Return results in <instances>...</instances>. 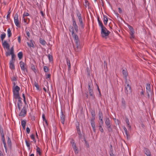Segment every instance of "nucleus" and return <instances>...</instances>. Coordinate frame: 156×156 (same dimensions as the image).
I'll return each instance as SVG.
<instances>
[{
	"label": "nucleus",
	"instance_id": "obj_13",
	"mask_svg": "<svg viewBox=\"0 0 156 156\" xmlns=\"http://www.w3.org/2000/svg\"><path fill=\"white\" fill-rule=\"evenodd\" d=\"M98 116L99 119L100 121V123H101V125L103 124V115L102 112L99 111L98 113Z\"/></svg>",
	"mask_w": 156,
	"mask_h": 156
},
{
	"label": "nucleus",
	"instance_id": "obj_19",
	"mask_svg": "<svg viewBox=\"0 0 156 156\" xmlns=\"http://www.w3.org/2000/svg\"><path fill=\"white\" fill-rule=\"evenodd\" d=\"M14 63V62L10 61L9 67L11 69H15Z\"/></svg>",
	"mask_w": 156,
	"mask_h": 156
},
{
	"label": "nucleus",
	"instance_id": "obj_53",
	"mask_svg": "<svg viewBox=\"0 0 156 156\" xmlns=\"http://www.w3.org/2000/svg\"><path fill=\"white\" fill-rule=\"evenodd\" d=\"M11 80L12 81H16L17 80V79L16 78L15 76H13L11 78Z\"/></svg>",
	"mask_w": 156,
	"mask_h": 156
},
{
	"label": "nucleus",
	"instance_id": "obj_36",
	"mask_svg": "<svg viewBox=\"0 0 156 156\" xmlns=\"http://www.w3.org/2000/svg\"><path fill=\"white\" fill-rule=\"evenodd\" d=\"M36 147H37V149H36L37 152V153H38L39 154V155H41V151H40V149L37 146Z\"/></svg>",
	"mask_w": 156,
	"mask_h": 156
},
{
	"label": "nucleus",
	"instance_id": "obj_23",
	"mask_svg": "<svg viewBox=\"0 0 156 156\" xmlns=\"http://www.w3.org/2000/svg\"><path fill=\"white\" fill-rule=\"evenodd\" d=\"M98 20L99 25L101 27V28L102 27H105L103 26L101 21L100 20L99 17L98 18Z\"/></svg>",
	"mask_w": 156,
	"mask_h": 156
},
{
	"label": "nucleus",
	"instance_id": "obj_11",
	"mask_svg": "<svg viewBox=\"0 0 156 156\" xmlns=\"http://www.w3.org/2000/svg\"><path fill=\"white\" fill-rule=\"evenodd\" d=\"M72 20L73 22V28H74V29L76 32H78V26L76 24V22L75 20V19L73 18Z\"/></svg>",
	"mask_w": 156,
	"mask_h": 156
},
{
	"label": "nucleus",
	"instance_id": "obj_20",
	"mask_svg": "<svg viewBox=\"0 0 156 156\" xmlns=\"http://www.w3.org/2000/svg\"><path fill=\"white\" fill-rule=\"evenodd\" d=\"M40 42L44 46L45 45L47 44L46 42L44 40L41 38H40Z\"/></svg>",
	"mask_w": 156,
	"mask_h": 156
},
{
	"label": "nucleus",
	"instance_id": "obj_2",
	"mask_svg": "<svg viewBox=\"0 0 156 156\" xmlns=\"http://www.w3.org/2000/svg\"><path fill=\"white\" fill-rule=\"evenodd\" d=\"M76 13L77 16L78 17L80 23V30H82L84 28V24L82 20L81 13L78 10H77L76 11Z\"/></svg>",
	"mask_w": 156,
	"mask_h": 156
},
{
	"label": "nucleus",
	"instance_id": "obj_56",
	"mask_svg": "<svg viewBox=\"0 0 156 156\" xmlns=\"http://www.w3.org/2000/svg\"><path fill=\"white\" fill-rule=\"evenodd\" d=\"M26 131L27 133L29 134L30 132V129L29 127H27L26 129Z\"/></svg>",
	"mask_w": 156,
	"mask_h": 156
},
{
	"label": "nucleus",
	"instance_id": "obj_57",
	"mask_svg": "<svg viewBox=\"0 0 156 156\" xmlns=\"http://www.w3.org/2000/svg\"><path fill=\"white\" fill-rule=\"evenodd\" d=\"M85 1L86 3L85 5L86 7L87 5H89V3H88V1L87 0H85Z\"/></svg>",
	"mask_w": 156,
	"mask_h": 156
},
{
	"label": "nucleus",
	"instance_id": "obj_44",
	"mask_svg": "<svg viewBox=\"0 0 156 156\" xmlns=\"http://www.w3.org/2000/svg\"><path fill=\"white\" fill-rule=\"evenodd\" d=\"M42 118L43 121L45 122L47 124V122L46 119L45 118V115L44 114H43L42 115Z\"/></svg>",
	"mask_w": 156,
	"mask_h": 156
},
{
	"label": "nucleus",
	"instance_id": "obj_40",
	"mask_svg": "<svg viewBox=\"0 0 156 156\" xmlns=\"http://www.w3.org/2000/svg\"><path fill=\"white\" fill-rule=\"evenodd\" d=\"M25 143L27 147L29 150L30 149V144L27 141V140H25Z\"/></svg>",
	"mask_w": 156,
	"mask_h": 156
},
{
	"label": "nucleus",
	"instance_id": "obj_27",
	"mask_svg": "<svg viewBox=\"0 0 156 156\" xmlns=\"http://www.w3.org/2000/svg\"><path fill=\"white\" fill-rule=\"evenodd\" d=\"M22 101L21 100V102H20L19 101V100H18V102H17V105L18 107L19 108V110H20L21 108V106H22Z\"/></svg>",
	"mask_w": 156,
	"mask_h": 156
},
{
	"label": "nucleus",
	"instance_id": "obj_15",
	"mask_svg": "<svg viewBox=\"0 0 156 156\" xmlns=\"http://www.w3.org/2000/svg\"><path fill=\"white\" fill-rule=\"evenodd\" d=\"M94 120V119H91L90 120V123L94 132H95L96 129Z\"/></svg>",
	"mask_w": 156,
	"mask_h": 156
},
{
	"label": "nucleus",
	"instance_id": "obj_7",
	"mask_svg": "<svg viewBox=\"0 0 156 156\" xmlns=\"http://www.w3.org/2000/svg\"><path fill=\"white\" fill-rule=\"evenodd\" d=\"M14 23L18 27H20V24L18 20V15L16 13L14 17Z\"/></svg>",
	"mask_w": 156,
	"mask_h": 156
},
{
	"label": "nucleus",
	"instance_id": "obj_22",
	"mask_svg": "<svg viewBox=\"0 0 156 156\" xmlns=\"http://www.w3.org/2000/svg\"><path fill=\"white\" fill-rule=\"evenodd\" d=\"M145 154L147 156H151V154L150 151L147 149H146L145 150Z\"/></svg>",
	"mask_w": 156,
	"mask_h": 156
},
{
	"label": "nucleus",
	"instance_id": "obj_4",
	"mask_svg": "<svg viewBox=\"0 0 156 156\" xmlns=\"http://www.w3.org/2000/svg\"><path fill=\"white\" fill-rule=\"evenodd\" d=\"M127 26L129 29L128 32L130 34V38L131 40H132L135 38V30L133 27L130 25L127 24Z\"/></svg>",
	"mask_w": 156,
	"mask_h": 156
},
{
	"label": "nucleus",
	"instance_id": "obj_3",
	"mask_svg": "<svg viewBox=\"0 0 156 156\" xmlns=\"http://www.w3.org/2000/svg\"><path fill=\"white\" fill-rule=\"evenodd\" d=\"M69 30L70 32L72 33V34L73 35V38L74 39L75 43L80 42V41L79 39V37L77 34H74V29L72 26H70L69 28Z\"/></svg>",
	"mask_w": 156,
	"mask_h": 156
},
{
	"label": "nucleus",
	"instance_id": "obj_24",
	"mask_svg": "<svg viewBox=\"0 0 156 156\" xmlns=\"http://www.w3.org/2000/svg\"><path fill=\"white\" fill-rule=\"evenodd\" d=\"M66 60L67 61V64L68 66V69L69 70L71 68V64L70 60L68 58L66 59Z\"/></svg>",
	"mask_w": 156,
	"mask_h": 156
},
{
	"label": "nucleus",
	"instance_id": "obj_10",
	"mask_svg": "<svg viewBox=\"0 0 156 156\" xmlns=\"http://www.w3.org/2000/svg\"><path fill=\"white\" fill-rule=\"evenodd\" d=\"M27 114V111L25 106H24L22 109L21 110L20 112V113L19 116H25Z\"/></svg>",
	"mask_w": 156,
	"mask_h": 156
},
{
	"label": "nucleus",
	"instance_id": "obj_14",
	"mask_svg": "<svg viewBox=\"0 0 156 156\" xmlns=\"http://www.w3.org/2000/svg\"><path fill=\"white\" fill-rule=\"evenodd\" d=\"M2 44L4 48H6L7 49H9V45L6 41L2 42Z\"/></svg>",
	"mask_w": 156,
	"mask_h": 156
},
{
	"label": "nucleus",
	"instance_id": "obj_26",
	"mask_svg": "<svg viewBox=\"0 0 156 156\" xmlns=\"http://www.w3.org/2000/svg\"><path fill=\"white\" fill-rule=\"evenodd\" d=\"M17 55L20 60L23 57V53L22 52L20 51L17 54Z\"/></svg>",
	"mask_w": 156,
	"mask_h": 156
},
{
	"label": "nucleus",
	"instance_id": "obj_64",
	"mask_svg": "<svg viewBox=\"0 0 156 156\" xmlns=\"http://www.w3.org/2000/svg\"><path fill=\"white\" fill-rule=\"evenodd\" d=\"M9 15H8L7 14V16H6V18H7V20H9V19H10V16H9Z\"/></svg>",
	"mask_w": 156,
	"mask_h": 156
},
{
	"label": "nucleus",
	"instance_id": "obj_38",
	"mask_svg": "<svg viewBox=\"0 0 156 156\" xmlns=\"http://www.w3.org/2000/svg\"><path fill=\"white\" fill-rule=\"evenodd\" d=\"M9 53L10 54H11V55H14V48L13 47L11 48Z\"/></svg>",
	"mask_w": 156,
	"mask_h": 156
},
{
	"label": "nucleus",
	"instance_id": "obj_25",
	"mask_svg": "<svg viewBox=\"0 0 156 156\" xmlns=\"http://www.w3.org/2000/svg\"><path fill=\"white\" fill-rule=\"evenodd\" d=\"M122 73L124 77L125 78L126 80L125 82H126L127 81V75L126 74V72L124 69H123L122 71Z\"/></svg>",
	"mask_w": 156,
	"mask_h": 156
},
{
	"label": "nucleus",
	"instance_id": "obj_60",
	"mask_svg": "<svg viewBox=\"0 0 156 156\" xmlns=\"http://www.w3.org/2000/svg\"><path fill=\"white\" fill-rule=\"evenodd\" d=\"M26 34H27V36L28 37H30V33H29V32L27 30L26 31Z\"/></svg>",
	"mask_w": 156,
	"mask_h": 156
},
{
	"label": "nucleus",
	"instance_id": "obj_5",
	"mask_svg": "<svg viewBox=\"0 0 156 156\" xmlns=\"http://www.w3.org/2000/svg\"><path fill=\"white\" fill-rule=\"evenodd\" d=\"M101 29V34L103 37H105L109 35L110 32L106 29L105 27H102Z\"/></svg>",
	"mask_w": 156,
	"mask_h": 156
},
{
	"label": "nucleus",
	"instance_id": "obj_28",
	"mask_svg": "<svg viewBox=\"0 0 156 156\" xmlns=\"http://www.w3.org/2000/svg\"><path fill=\"white\" fill-rule=\"evenodd\" d=\"M88 90L92 89L93 84L92 82H89L88 83Z\"/></svg>",
	"mask_w": 156,
	"mask_h": 156
},
{
	"label": "nucleus",
	"instance_id": "obj_55",
	"mask_svg": "<svg viewBox=\"0 0 156 156\" xmlns=\"http://www.w3.org/2000/svg\"><path fill=\"white\" fill-rule=\"evenodd\" d=\"M72 146L73 148H75L76 147V144L73 141L72 143Z\"/></svg>",
	"mask_w": 156,
	"mask_h": 156
},
{
	"label": "nucleus",
	"instance_id": "obj_46",
	"mask_svg": "<svg viewBox=\"0 0 156 156\" xmlns=\"http://www.w3.org/2000/svg\"><path fill=\"white\" fill-rule=\"evenodd\" d=\"M31 69L33 70L35 72V71L36 70V69H35V66L34 65H33V64H31Z\"/></svg>",
	"mask_w": 156,
	"mask_h": 156
},
{
	"label": "nucleus",
	"instance_id": "obj_30",
	"mask_svg": "<svg viewBox=\"0 0 156 156\" xmlns=\"http://www.w3.org/2000/svg\"><path fill=\"white\" fill-rule=\"evenodd\" d=\"M91 113L92 117V118L91 119H95V114L94 111L92 110L91 112Z\"/></svg>",
	"mask_w": 156,
	"mask_h": 156
},
{
	"label": "nucleus",
	"instance_id": "obj_63",
	"mask_svg": "<svg viewBox=\"0 0 156 156\" xmlns=\"http://www.w3.org/2000/svg\"><path fill=\"white\" fill-rule=\"evenodd\" d=\"M11 54H10L9 52H6V55L7 56H8L10 55Z\"/></svg>",
	"mask_w": 156,
	"mask_h": 156
},
{
	"label": "nucleus",
	"instance_id": "obj_54",
	"mask_svg": "<svg viewBox=\"0 0 156 156\" xmlns=\"http://www.w3.org/2000/svg\"><path fill=\"white\" fill-rule=\"evenodd\" d=\"M3 142V144H4V147L5 148V150L6 151V152L7 151V148H6V143H5V141L4 142Z\"/></svg>",
	"mask_w": 156,
	"mask_h": 156
},
{
	"label": "nucleus",
	"instance_id": "obj_62",
	"mask_svg": "<svg viewBox=\"0 0 156 156\" xmlns=\"http://www.w3.org/2000/svg\"><path fill=\"white\" fill-rule=\"evenodd\" d=\"M124 129L125 130V133L126 134V135L127 136V129L126 127H124Z\"/></svg>",
	"mask_w": 156,
	"mask_h": 156
},
{
	"label": "nucleus",
	"instance_id": "obj_41",
	"mask_svg": "<svg viewBox=\"0 0 156 156\" xmlns=\"http://www.w3.org/2000/svg\"><path fill=\"white\" fill-rule=\"evenodd\" d=\"M44 70L45 72H47L49 70L47 66L44 67Z\"/></svg>",
	"mask_w": 156,
	"mask_h": 156
},
{
	"label": "nucleus",
	"instance_id": "obj_35",
	"mask_svg": "<svg viewBox=\"0 0 156 156\" xmlns=\"http://www.w3.org/2000/svg\"><path fill=\"white\" fill-rule=\"evenodd\" d=\"M12 55V58L11 60H10V62H15V58L16 57V56L15 55Z\"/></svg>",
	"mask_w": 156,
	"mask_h": 156
},
{
	"label": "nucleus",
	"instance_id": "obj_12",
	"mask_svg": "<svg viewBox=\"0 0 156 156\" xmlns=\"http://www.w3.org/2000/svg\"><path fill=\"white\" fill-rule=\"evenodd\" d=\"M20 64L21 69L23 71H24L25 70H26V65L22 61H21L20 62Z\"/></svg>",
	"mask_w": 156,
	"mask_h": 156
},
{
	"label": "nucleus",
	"instance_id": "obj_45",
	"mask_svg": "<svg viewBox=\"0 0 156 156\" xmlns=\"http://www.w3.org/2000/svg\"><path fill=\"white\" fill-rule=\"evenodd\" d=\"M77 133L79 135V139H81L83 137L82 134L80 132H77Z\"/></svg>",
	"mask_w": 156,
	"mask_h": 156
},
{
	"label": "nucleus",
	"instance_id": "obj_9",
	"mask_svg": "<svg viewBox=\"0 0 156 156\" xmlns=\"http://www.w3.org/2000/svg\"><path fill=\"white\" fill-rule=\"evenodd\" d=\"M146 92L148 97H150V94L152 93L151 85L149 83H147L146 86Z\"/></svg>",
	"mask_w": 156,
	"mask_h": 156
},
{
	"label": "nucleus",
	"instance_id": "obj_31",
	"mask_svg": "<svg viewBox=\"0 0 156 156\" xmlns=\"http://www.w3.org/2000/svg\"><path fill=\"white\" fill-rule=\"evenodd\" d=\"M7 144L8 146H9V147H10L11 146V141L10 138L9 137H8Z\"/></svg>",
	"mask_w": 156,
	"mask_h": 156
},
{
	"label": "nucleus",
	"instance_id": "obj_61",
	"mask_svg": "<svg viewBox=\"0 0 156 156\" xmlns=\"http://www.w3.org/2000/svg\"><path fill=\"white\" fill-rule=\"evenodd\" d=\"M118 10H119V13H122V10L121 9V8H118Z\"/></svg>",
	"mask_w": 156,
	"mask_h": 156
},
{
	"label": "nucleus",
	"instance_id": "obj_16",
	"mask_svg": "<svg viewBox=\"0 0 156 156\" xmlns=\"http://www.w3.org/2000/svg\"><path fill=\"white\" fill-rule=\"evenodd\" d=\"M61 115L60 116V121L63 124L64 123L65 120V116L63 114V113L62 111H61Z\"/></svg>",
	"mask_w": 156,
	"mask_h": 156
},
{
	"label": "nucleus",
	"instance_id": "obj_47",
	"mask_svg": "<svg viewBox=\"0 0 156 156\" xmlns=\"http://www.w3.org/2000/svg\"><path fill=\"white\" fill-rule=\"evenodd\" d=\"M34 86L36 87V88L38 90H39V87L37 83L35 82Z\"/></svg>",
	"mask_w": 156,
	"mask_h": 156
},
{
	"label": "nucleus",
	"instance_id": "obj_18",
	"mask_svg": "<svg viewBox=\"0 0 156 156\" xmlns=\"http://www.w3.org/2000/svg\"><path fill=\"white\" fill-rule=\"evenodd\" d=\"M89 93L92 99H94L95 98L92 89L88 90Z\"/></svg>",
	"mask_w": 156,
	"mask_h": 156
},
{
	"label": "nucleus",
	"instance_id": "obj_39",
	"mask_svg": "<svg viewBox=\"0 0 156 156\" xmlns=\"http://www.w3.org/2000/svg\"><path fill=\"white\" fill-rule=\"evenodd\" d=\"M73 149H74V152H75V154H77L79 152V151L77 147H76L75 148H73Z\"/></svg>",
	"mask_w": 156,
	"mask_h": 156
},
{
	"label": "nucleus",
	"instance_id": "obj_48",
	"mask_svg": "<svg viewBox=\"0 0 156 156\" xmlns=\"http://www.w3.org/2000/svg\"><path fill=\"white\" fill-rule=\"evenodd\" d=\"M29 14L28 13H27V12L25 13V12L23 15V18H24V17H25V16H29Z\"/></svg>",
	"mask_w": 156,
	"mask_h": 156
},
{
	"label": "nucleus",
	"instance_id": "obj_17",
	"mask_svg": "<svg viewBox=\"0 0 156 156\" xmlns=\"http://www.w3.org/2000/svg\"><path fill=\"white\" fill-rule=\"evenodd\" d=\"M34 41L32 40H31L30 41V42H27V44L29 47L34 48Z\"/></svg>",
	"mask_w": 156,
	"mask_h": 156
},
{
	"label": "nucleus",
	"instance_id": "obj_33",
	"mask_svg": "<svg viewBox=\"0 0 156 156\" xmlns=\"http://www.w3.org/2000/svg\"><path fill=\"white\" fill-rule=\"evenodd\" d=\"M48 57L50 62L52 61H53V57L50 54H48Z\"/></svg>",
	"mask_w": 156,
	"mask_h": 156
},
{
	"label": "nucleus",
	"instance_id": "obj_50",
	"mask_svg": "<svg viewBox=\"0 0 156 156\" xmlns=\"http://www.w3.org/2000/svg\"><path fill=\"white\" fill-rule=\"evenodd\" d=\"M30 137L31 139H33L34 141L35 142H36V141H34L35 140V138H34V134H32L30 135Z\"/></svg>",
	"mask_w": 156,
	"mask_h": 156
},
{
	"label": "nucleus",
	"instance_id": "obj_1",
	"mask_svg": "<svg viewBox=\"0 0 156 156\" xmlns=\"http://www.w3.org/2000/svg\"><path fill=\"white\" fill-rule=\"evenodd\" d=\"M20 87L17 86H16L13 90V95L15 99H18L19 101L21 102V98L20 96L19 92L20 90Z\"/></svg>",
	"mask_w": 156,
	"mask_h": 156
},
{
	"label": "nucleus",
	"instance_id": "obj_42",
	"mask_svg": "<svg viewBox=\"0 0 156 156\" xmlns=\"http://www.w3.org/2000/svg\"><path fill=\"white\" fill-rule=\"evenodd\" d=\"M127 88H129V93L131 94L132 93V90L131 89L130 86H129V84H127Z\"/></svg>",
	"mask_w": 156,
	"mask_h": 156
},
{
	"label": "nucleus",
	"instance_id": "obj_58",
	"mask_svg": "<svg viewBox=\"0 0 156 156\" xmlns=\"http://www.w3.org/2000/svg\"><path fill=\"white\" fill-rule=\"evenodd\" d=\"M84 141L85 142V143L86 144V145L87 146V147H89V145L88 144V143L87 141L85 139L84 140Z\"/></svg>",
	"mask_w": 156,
	"mask_h": 156
},
{
	"label": "nucleus",
	"instance_id": "obj_51",
	"mask_svg": "<svg viewBox=\"0 0 156 156\" xmlns=\"http://www.w3.org/2000/svg\"><path fill=\"white\" fill-rule=\"evenodd\" d=\"M144 92L142 90V91L140 93V95L141 97L142 98H143L144 97Z\"/></svg>",
	"mask_w": 156,
	"mask_h": 156
},
{
	"label": "nucleus",
	"instance_id": "obj_43",
	"mask_svg": "<svg viewBox=\"0 0 156 156\" xmlns=\"http://www.w3.org/2000/svg\"><path fill=\"white\" fill-rule=\"evenodd\" d=\"M26 121L25 120H22L21 121L22 126H26Z\"/></svg>",
	"mask_w": 156,
	"mask_h": 156
},
{
	"label": "nucleus",
	"instance_id": "obj_59",
	"mask_svg": "<svg viewBox=\"0 0 156 156\" xmlns=\"http://www.w3.org/2000/svg\"><path fill=\"white\" fill-rule=\"evenodd\" d=\"M18 41L19 43H20L21 42V37L20 36H19L18 37Z\"/></svg>",
	"mask_w": 156,
	"mask_h": 156
},
{
	"label": "nucleus",
	"instance_id": "obj_52",
	"mask_svg": "<svg viewBox=\"0 0 156 156\" xmlns=\"http://www.w3.org/2000/svg\"><path fill=\"white\" fill-rule=\"evenodd\" d=\"M0 133L1 136H2L4 135V133L3 131V129L2 128H0Z\"/></svg>",
	"mask_w": 156,
	"mask_h": 156
},
{
	"label": "nucleus",
	"instance_id": "obj_37",
	"mask_svg": "<svg viewBox=\"0 0 156 156\" xmlns=\"http://www.w3.org/2000/svg\"><path fill=\"white\" fill-rule=\"evenodd\" d=\"M9 53L10 54H11V55H14V48L13 47L11 48Z\"/></svg>",
	"mask_w": 156,
	"mask_h": 156
},
{
	"label": "nucleus",
	"instance_id": "obj_6",
	"mask_svg": "<svg viewBox=\"0 0 156 156\" xmlns=\"http://www.w3.org/2000/svg\"><path fill=\"white\" fill-rule=\"evenodd\" d=\"M105 123L106 125L108 130L109 132L112 131V128L111 127V122L108 118H106L105 121Z\"/></svg>",
	"mask_w": 156,
	"mask_h": 156
},
{
	"label": "nucleus",
	"instance_id": "obj_34",
	"mask_svg": "<svg viewBox=\"0 0 156 156\" xmlns=\"http://www.w3.org/2000/svg\"><path fill=\"white\" fill-rule=\"evenodd\" d=\"M99 125H100L99 126V130L101 133H103L104 132V130L101 126V125H101V123H99Z\"/></svg>",
	"mask_w": 156,
	"mask_h": 156
},
{
	"label": "nucleus",
	"instance_id": "obj_29",
	"mask_svg": "<svg viewBox=\"0 0 156 156\" xmlns=\"http://www.w3.org/2000/svg\"><path fill=\"white\" fill-rule=\"evenodd\" d=\"M6 36V34L5 33H3L2 34H1L0 37L2 40V42L3 41L4 39Z\"/></svg>",
	"mask_w": 156,
	"mask_h": 156
},
{
	"label": "nucleus",
	"instance_id": "obj_8",
	"mask_svg": "<svg viewBox=\"0 0 156 156\" xmlns=\"http://www.w3.org/2000/svg\"><path fill=\"white\" fill-rule=\"evenodd\" d=\"M73 47L75 51L76 52L80 51L81 48V47L80 44V42L75 43V44L73 45Z\"/></svg>",
	"mask_w": 156,
	"mask_h": 156
},
{
	"label": "nucleus",
	"instance_id": "obj_21",
	"mask_svg": "<svg viewBox=\"0 0 156 156\" xmlns=\"http://www.w3.org/2000/svg\"><path fill=\"white\" fill-rule=\"evenodd\" d=\"M108 21V19L107 16H106L104 15L103 22L104 24L105 25H106Z\"/></svg>",
	"mask_w": 156,
	"mask_h": 156
},
{
	"label": "nucleus",
	"instance_id": "obj_32",
	"mask_svg": "<svg viewBox=\"0 0 156 156\" xmlns=\"http://www.w3.org/2000/svg\"><path fill=\"white\" fill-rule=\"evenodd\" d=\"M7 34L9 37H11L12 35L11 31L9 28L7 30Z\"/></svg>",
	"mask_w": 156,
	"mask_h": 156
},
{
	"label": "nucleus",
	"instance_id": "obj_49",
	"mask_svg": "<svg viewBox=\"0 0 156 156\" xmlns=\"http://www.w3.org/2000/svg\"><path fill=\"white\" fill-rule=\"evenodd\" d=\"M122 105L125 107V108H126V105H125V101H124V100L123 98H122Z\"/></svg>",
	"mask_w": 156,
	"mask_h": 156
}]
</instances>
